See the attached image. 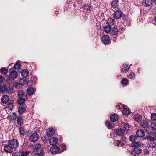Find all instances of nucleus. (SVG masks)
<instances>
[{"instance_id":"nucleus-1","label":"nucleus","mask_w":156,"mask_h":156,"mask_svg":"<svg viewBox=\"0 0 156 156\" xmlns=\"http://www.w3.org/2000/svg\"><path fill=\"white\" fill-rule=\"evenodd\" d=\"M144 144L140 142H137L132 143L130 146L133 147H134L131 152V154L133 156H137L141 153L142 151L141 149L139 147H142Z\"/></svg>"},{"instance_id":"nucleus-2","label":"nucleus","mask_w":156,"mask_h":156,"mask_svg":"<svg viewBox=\"0 0 156 156\" xmlns=\"http://www.w3.org/2000/svg\"><path fill=\"white\" fill-rule=\"evenodd\" d=\"M8 144L13 149H16L19 146V143L16 139H12L8 141Z\"/></svg>"},{"instance_id":"nucleus-3","label":"nucleus","mask_w":156,"mask_h":156,"mask_svg":"<svg viewBox=\"0 0 156 156\" xmlns=\"http://www.w3.org/2000/svg\"><path fill=\"white\" fill-rule=\"evenodd\" d=\"M30 153L29 151H25L21 150L19 152H13L12 156H27Z\"/></svg>"},{"instance_id":"nucleus-4","label":"nucleus","mask_w":156,"mask_h":156,"mask_svg":"<svg viewBox=\"0 0 156 156\" xmlns=\"http://www.w3.org/2000/svg\"><path fill=\"white\" fill-rule=\"evenodd\" d=\"M101 41L105 45L110 44V38L108 35H104L101 38Z\"/></svg>"},{"instance_id":"nucleus-5","label":"nucleus","mask_w":156,"mask_h":156,"mask_svg":"<svg viewBox=\"0 0 156 156\" xmlns=\"http://www.w3.org/2000/svg\"><path fill=\"white\" fill-rule=\"evenodd\" d=\"M38 138V135L37 133H34L30 137L29 140L31 142H35L36 141Z\"/></svg>"},{"instance_id":"nucleus-6","label":"nucleus","mask_w":156,"mask_h":156,"mask_svg":"<svg viewBox=\"0 0 156 156\" xmlns=\"http://www.w3.org/2000/svg\"><path fill=\"white\" fill-rule=\"evenodd\" d=\"M122 16V13L120 10H117L115 11L113 14L114 18L116 19L120 18Z\"/></svg>"},{"instance_id":"nucleus-7","label":"nucleus","mask_w":156,"mask_h":156,"mask_svg":"<svg viewBox=\"0 0 156 156\" xmlns=\"http://www.w3.org/2000/svg\"><path fill=\"white\" fill-rule=\"evenodd\" d=\"M27 106L26 104L20 106L18 109V112L20 114L22 115L26 111Z\"/></svg>"},{"instance_id":"nucleus-8","label":"nucleus","mask_w":156,"mask_h":156,"mask_svg":"<svg viewBox=\"0 0 156 156\" xmlns=\"http://www.w3.org/2000/svg\"><path fill=\"white\" fill-rule=\"evenodd\" d=\"M59 151V149L58 147L56 145H54L52 146L50 149V151L53 154H57Z\"/></svg>"},{"instance_id":"nucleus-9","label":"nucleus","mask_w":156,"mask_h":156,"mask_svg":"<svg viewBox=\"0 0 156 156\" xmlns=\"http://www.w3.org/2000/svg\"><path fill=\"white\" fill-rule=\"evenodd\" d=\"M13 149V148L10 146L9 144L4 146V150L6 152L9 153L12 152Z\"/></svg>"},{"instance_id":"nucleus-10","label":"nucleus","mask_w":156,"mask_h":156,"mask_svg":"<svg viewBox=\"0 0 156 156\" xmlns=\"http://www.w3.org/2000/svg\"><path fill=\"white\" fill-rule=\"evenodd\" d=\"M125 132V131L121 128L115 130V133L117 136L123 135Z\"/></svg>"},{"instance_id":"nucleus-11","label":"nucleus","mask_w":156,"mask_h":156,"mask_svg":"<svg viewBox=\"0 0 156 156\" xmlns=\"http://www.w3.org/2000/svg\"><path fill=\"white\" fill-rule=\"evenodd\" d=\"M152 0H144L142 2V5L144 7L150 6L152 4Z\"/></svg>"},{"instance_id":"nucleus-12","label":"nucleus","mask_w":156,"mask_h":156,"mask_svg":"<svg viewBox=\"0 0 156 156\" xmlns=\"http://www.w3.org/2000/svg\"><path fill=\"white\" fill-rule=\"evenodd\" d=\"M55 131L53 128H49L47 129L46 134L48 136L51 137L54 135Z\"/></svg>"},{"instance_id":"nucleus-13","label":"nucleus","mask_w":156,"mask_h":156,"mask_svg":"<svg viewBox=\"0 0 156 156\" xmlns=\"http://www.w3.org/2000/svg\"><path fill=\"white\" fill-rule=\"evenodd\" d=\"M27 99V98H18L17 99V102L18 104L20 105H23L25 104V101Z\"/></svg>"},{"instance_id":"nucleus-14","label":"nucleus","mask_w":156,"mask_h":156,"mask_svg":"<svg viewBox=\"0 0 156 156\" xmlns=\"http://www.w3.org/2000/svg\"><path fill=\"white\" fill-rule=\"evenodd\" d=\"M9 77L12 79H16L18 76V73L15 71H11L9 74Z\"/></svg>"},{"instance_id":"nucleus-15","label":"nucleus","mask_w":156,"mask_h":156,"mask_svg":"<svg viewBox=\"0 0 156 156\" xmlns=\"http://www.w3.org/2000/svg\"><path fill=\"white\" fill-rule=\"evenodd\" d=\"M58 142V140L57 138L55 137H52L49 140L50 144L51 145H55Z\"/></svg>"},{"instance_id":"nucleus-16","label":"nucleus","mask_w":156,"mask_h":156,"mask_svg":"<svg viewBox=\"0 0 156 156\" xmlns=\"http://www.w3.org/2000/svg\"><path fill=\"white\" fill-rule=\"evenodd\" d=\"M140 126L144 128H147L149 126L148 122L146 120H143L140 123Z\"/></svg>"},{"instance_id":"nucleus-17","label":"nucleus","mask_w":156,"mask_h":156,"mask_svg":"<svg viewBox=\"0 0 156 156\" xmlns=\"http://www.w3.org/2000/svg\"><path fill=\"white\" fill-rule=\"evenodd\" d=\"M9 97L7 95L3 96L1 98V101L3 103H6L9 100Z\"/></svg>"},{"instance_id":"nucleus-18","label":"nucleus","mask_w":156,"mask_h":156,"mask_svg":"<svg viewBox=\"0 0 156 156\" xmlns=\"http://www.w3.org/2000/svg\"><path fill=\"white\" fill-rule=\"evenodd\" d=\"M107 33H110L112 35H117L118 33V30H104Z\"/></svg>"},{"instance_id":"nucleus-19","label":"nucleus","mask_w":156,"mask_h":156,"mask_svg":"<svg viewBox=\"0 0 156 156\" xmlns=\"http://www.w3.org/2000/svg\"><path fill=\"white\" fill-rule=\"evenodd\" d=\"M105 124L106 126L108 129H111L113 128L114 126V123L112 122H109L107 121H106Z\"/></svg>"},{"instance_id":"nucleus-20","label":"nucleus","mask_w":156,"mask_h":156,"mask_svg":"<svg viewBox=\"0 0 156 156\" xmlns=\"http://www.w3.org/2000/svg\"><path fill=\"white\" fill-rule=\"evenodd\" d=\"M110 118L111 121L112 122H115L118 119V115L115 113H114L112 115L110 116Z\"/></svg>"},{"instance_id":"nucleus-21","label":"nucleus","mask_w":156,"mask_h":156,"mask_svg":"<svg viewBox=\"0 0 156 156\" xmlns=\"http://www.w3.org/2000/svg\"><path fill=\"white\" fill-rule=\"evenodd\" d=\"M7 90V88L5 85L1 84L0 85V93H4Z\"/></svg>"},{"instance_id":"nucleus-22","label":"nucleus","mask_w":156,"mask_h":156,"mask_svg":"<svg viewBox=\"0 0 156 156\" xmlns=\"http://www.w3.org/2000/svg\"><path fill=\"white\" fill-rule=\"evenodd\" d=\"M118 0H113L111 2L112 7L114 9L117 7L118 6Z\"/></svg>"},{"instance_id":"nucleus-23","label":"nucleus","mask_w":156,"mask_h":156,"mask_svg":"<svg viewBox=\"0 0 156 156\" xmlns=\"http://www.w3.org/2000/svg\"><path fill=\"white\" fill-rule=\"evenodd\" d=\"M18 98H26L27 95H25L24 93L22 91H19L17 93Z\"/></svg>"},{"instance_id":"nucleus-24","label":"nucleus","mask_w":156,"mask_h":156,"mask_svg":"<svg viewBox=\"0 0 156 156\" xmlns=\"http://www.w3.org/2000/svg\"><path fill=\"white\" fill-rule=\"evenodd\" d=\"M136 136L140 138L142 137L145 135L144 132L142 130H138L137 131L136 133Z\"/></svg>"},{"instance_id":"nucleus-25","label":"nucleus","mask_w":156,"mask_h":156,"mask_svg":"<svg viewBox=\"0 0 156 156\" xmlns=\"http://www.w3.org/2000/svg\"><path fill=\"white\" fill-rule=\"evenodd\" d=\"M122 70H121L122 73H124V71H125L126 72L128 71L129 69V67H128V65L126 64H125L123 65L122 67Z\"/></svg>"},{"instance_id":"nucleus-26","label":"nucleus","mask_w":156,"mask_h":156,"mask_svg":"<svg viewBox=\"0 0 156 156\" xmlns=\"http://www.w3.org/2000/svg\"><path fill=\"white\" fill-rule=\"evenodd\" d=\"M131 113L130 110L128 108H126L122 111L123 114L126 116L129 115Z\"/></svg>"},{"instance_id":"nucleus-27","label":"nucleus","mask_w":156,"mask_h":156,"mask_svg":"<svg viewBox=\"0 0 156 156\" xmlns=\"http://www.w3.org/2000/svg\"><path fill=\"white\" fill-rule=\"evenodd\" d=\"M17 122L18 125L21 126L23 122V119L22 118V116L20 115L17 117Z\"/></svg>"},{"instance_id":"nucleus-28","label":"nucleus","mask_w":156,"mask_h":156,"mask_svg":"<svg viewBox=\"0 0 156 156\" xmlns=\"http://www.w3.org/2000/svg\"><path fill=\"white\" fill-rule=\"evenodd\" d=\"M27 94L29 96L32 95L34 94L33 88L32 87H29L27 90Z\"/></svg>"},{"instance_id":"nucleus-29","label":"nucleus","mask_w":156,"mask_h":156,"mask_svg":"<svg viewBox=\"0 0 156 156\" xmlns=\"http://www.w3.org/2000/svg\"><path fill=\"white\" fill-rule=\"evenodd\" d=\"M29 73L28 71L26 69L23 70L21 73L22 75L24 78L27 77Z\"/></svg>"},{"instance_id":"nucleus-30","label":"nucleus","mask_w":156,"mask_h":156,"mask_svg":"<svg viewBox=\"0 0 156 156\" xmlns=\"http://www.w3.org/2000/svg\"><path fill=\"white\" fill-rule=\"evenodd\" d=\"M114 20L112 18H109L107 21V23L110 26H112L114 24Z\"/></svg>"},{"instance_id":"nucleus-31","label":"nucleus","mask_w":156,"mask_h":156,"mask_svg":"<svg viewBox=\"0 0 156 156\" xmlns=\"http://www.w3.org/2000/svg\"><path fill=\"white\" fill-rule=\"evenodd\" d=\"M33 153L36 155H38L44 153L43 149L39 150H33Z\"/></svg>"},{"instance_id":"nucleus-32","label":"nucleus","mask_w":156,"mask_h":156,"mask_svg":"<svg viewBox=\"0 0 156 156\" xmlns=\"http://www.w3.org/2000/svg\"><path fill=\"white\" fill-rule=\"evenodd\" d=\"M0 72L2 74H4V75H6V74L8 72V70L5 68L2 67L0 69Z\"/></svg>"},{"instance_id":"nucleus-33","label":"nucleus","mask_w":156,"mask_h":156,"mask_svg":"<svg viewBox=\"0 0 156 156\" xmlns=\"http://www.w3.org/2000/svg\"><path fill=\"white\" fill-rule=\"evenodd\" d=\"M17 118V115L15 112H13L11 115L10 116L9 119L12 121L15 120Z\"/></svg>"},{"instance_id":"nucleus-34","label":"nucleus","mask_w":156,"mask_h":156,"mask_svg":"<svg viewBox=\"0 0 156 156\" xmlns=\"http://www.w3.org/2000/svg\"><path fill=\"white\" fill-rule=\"evenodd\" d=\"M19 131L21 135L24 136L25 134V129L23 127H20L19 128Z\"/></svg>"},{"instance_id":"nucleus-35","label":"nucleus","mask_w":156,"mask_h":156,"mask_svg":"<svg viewBox=\"0 0 156 156\" xmlns=\"http://www.w3.org/2000/svg\"><path fill=\"white\" fill-rule=\"evenodd\" d=\"M135 120L137 121L140 122L142 119V116L138 114L136 115H135Z\"/></svg>"},{"instance_id":"nucleus-36","label":"nucleus","mask_w":156,"mask_h":156,"mask_svg":"<svg viewBox=\"0 0 156 156\" xmlns=\"http://www.w3.org/2000/svg\"><path fill=\"white\" fill-rule=\"evenodd\" d=\"M121 82L122 84L125 85H126L127 84V83L128 82V80L127 78H123Z\"/></svg>"},{"instance_id":"nucleus-37","label":"nucleus","mask_w":156,"mask_h":156,"mask_svg":"<svg viewBox=\"0 0 156 156\" xmlns=\"http://www.w3.org/2000/svg\"><path fill=\"white\" fill-rule=\"evenodd\" d=\"M6 77H8L6 75H4L3 76H0V83H2L4 80H6Z\"/></svg>"},{"instance_id":"nucleus-38","label":"nucleus","mask_w":156,"mask_h":156,"mask_svg":"<svg viewBox=\"0 0 156 156\" xmlns=\"http://www.w3.org/2000/svg\"><path fill=\"white\" fill-rule=\"evenodd\" d=\"M148 140H149L151 143H154V141L155 140V138L154 137L151 136H148L147 137Z\"/></svg>"},{"instance_id":"nucleus-39","label":"nucleus","mask_w":156,"mask_h":156,"mask_svg":"<svg viewBox=\"0 0 156 156\" xmlns=\"http://www.w3.org/2000/svg\"><path fill=\"white\" fill-rule=\"evenodd\" d=\"M151 119L153 121L156 120V114L152 113L151 114Z\"/></svg>"},{"instance_id":"nucleus-40","label":"nucleus","mask_w":156,"mask_h":156,"mask_svg":"<svg viewBox=\"0 0 156 156\" xmlns=\"http://www.w3.org/2000/svg\"><path fill=\"white\" fill-rule=\"evenodd\" d=\"M20 66V62H16L14 65V67L16 69H18Z\"/></svg>"},{"instance_id":"nucleus-41","label":"nucleus","mask_w":156,"mask_h":156,"mask_svg":"<svg viewBox=\"0 0 156 156\" xmlns=\"http://www.w3.org/2000/svg\"><path fill=\"white\" fill-rule=\"evenodd\" d=\"M116 144L118 147H121L122 146H123L124 145V144L120 140H118L117 141Z\"/></svg>"},{"instance_id":"nucleus-42","label":"nucleus","mask_w":156,"mask_h":156,"mask_svg":"<svg viewBox=\"0 0 156 156\" xmlns=\"http://www.w3.org/2000/svg\"><path fill=\"white\" fill-rule=\"evenodd\" d=\"M41 146L40 144L37 145L35 146V148L34 149V150H37L42 149V148H41Z\"/></svg>"},{"instance_id":"nucleus-43","label":"nucleus","mask_w":156,"mask_h":156,"mask_svg":"<svg viewBox=\"0 0 156 156\" xmlns=\"http://www.w3.org/2000/svg\"><path fill=\"white\" fill-rule=\"evenodd\" d=\"M8 106L10 109H13L14 106L13 104L12 103H9L7 104Z\"/></svg>"},{"instance_id":"nucleus-44","label":"nucleus","mask_w":156,"mask_h":156,"mask_svg":"<svg viewBox=\"0 0 156 156\" xmlns=\"http://www.w3.org/2000/svg\"><path fill=\"white\" fill-rule=\"evenodd\" d=\"M134 138H135V135H131L130 136L129 139L130 141L132 142L133 143H133L134 142Z\"/></svg>"},{"instance_id":"nucleus-45","label":"nucleus","mask_w":156,"mask_h":156,"mask_svg":"<svg viewBox=\"0 0 156 156\" xmlns=\"http://www.w3.org/2000/svg\"><path fill=\"white\" fill-rule=\"evenodd\" d=\"M151 126L152 128L156 130V123H152L151 124Z\"/></svg>"},{"instance_id":"nucleus-46","label":"nucleus","mask_w":156,"mask_h":156,"mask_svg":"<svg viewBox=\"0 0 156 156\" xmlns=\"http://www.w3.org/2000/svg\"><path fill=\"white\" fill-rule=\"evenodd\" d=\"M135 75L134 73L132 72L129 74V78L131 79H133L135 78Z\"/></svg>"},{"instance_id":"nucleus-47","label":"nucleus","mask_w":156,"mask_h":156,"mask_svg":"<svg viewBox=\"0 0 156 156\" xmlns=\"http://www.w3.org/2000/svg\"><path fill=\"white\" fill-rule=\"evenodd\" d=\"M124 129L126 130H128L130 128L129 125L128 124H125L124 125L123 127Z\"/></svg>"},{"instance_id":"nucleus-48","label":"nucleus","mask_w":156,"mask_h":156,"mask_svg":"<svg viewBox=\"0 0 156 156\" xmlns=\"http://www.w3.org/2000/svg\"><path fill=\"white\" fill-rule=\"evenodd\" d=\"M91 6L90 5H86L85 4L84 5V9L87 10H89V9L90 8Z\"/></svg>"},{"instance_id":"nucleus-49","label":"nucleus","mask_w":156,"mask_h":156,"mask_svg":"<svg viewBox=\"0 0 156 156\" xmlns=\"http://www.w3.org/2000/svg\"><path fill=\"white\" fill-rule=\"evenodd\" d=\"M41 140L44 142L46 143L47 142V137L46 136H43L41 138Z\"/></svg>"},{"instance_id":"nucleus-50","label":"nucleus","mask_w":156,"mask_h":156,"mask_svg":"<svg viewBox=\"0 0 156 156\" xmlns=\"http://www.w3.org/2000/svg\"><path fill=\"white\" fill-rule=\"evenodd\" d=\"M144 154V155H147L149 153V151L147 150V149L146 148L144 150H143Z\"/></svg>"},{"instance_id":"nucleus-51","label":"nucleus","mask_w":156,"mask_h":156,"mask_svg":"<svg viewBox=\"0 0 156 156\" xmlns=\"http://www.w3.org/2000/svg\"><path fill=\"white\" fill-rule=\"evenodd\" d=\"M112 27L111 26H110L109 25H107L106 26H105L104 27V29H111Z\"/></svg>"},{"instance_id":"nucleus-52","label":"nucleus","mask_w":156,"mask_h":156,"mask_svg":"<svg viewBox=\"0 0 156 156\" xmlns=\"http://www.w3.org/2000/svg\"><path fill=\"white\" fill-rule=\"evenodd\" d=\"M121 136V140L123 141H125L126 140V138L124 136V135Z\"/></svg>"},{"instance_id":"nucleus-53","label":"nucleus","mask_w":156,"mask_h":156,"mask_svg":"<svg viewBox=\"0 0 156 156\" xmlns=\"http://www.w3.org/2000/svg\"><path fill=\"white\" fill-rule=\"evenodd\" d=\"M5 92H7L8 94H11L13 92V91H12V90H9L8 89Z\"/></svg>"},{"instance_id":"nucleus-54","label":"nucleus","mask_w":156,"mask_h":156,"mask_svg":"<svg viewBox=\"0 0 156 156\" xmlns=\"http://www.w3.org/2000/svg\"><path fill=\"white\" fill-rule=\"evenodd\" d=\"M137 137H138V136H136V135H135V138H134V142L133 143H134L135 142H136V141L137 139Z\"/></svg>"},{"instance_id":"nucleus-55","label":"nucleus","mask_w":156,"mask_h":156,"mask_svg":"<svg viewBox=\"0 0 156 156\" xmlns=\"http://www.w3.org/2000/svg\"><path fill=\"white\" fill-rule=\"evenodd\" d=\"M62 148L63 150H66V146L65 145H62Z\"/></svg>"},{"instance_id":"nucleus-56","label":"nucleus","mask_w":156,"mask_h":156,"mask_svg":"<svg viewBox=\"0 0 156 156\" xmlns=\"http://www.w3.org/2000/svg\"><path fill=\"white\" fill-rule=\"evenodd\" d=\"M117 38L116 37H114L113 39V40L114 42H115L116 41Z\"/></svg>"},{"instance_id":"nucleus-57","label":"nucleus","mask_w":156,"mask_h":156,"mask_svg":"<svg viewBox=\"0 0 156 156\" xmlns=\"http://www.w3.org/2000/svg\"><path fill=\"white\" fill-rule=\"evenodd\" d=\"M44 153L37 155V156H44Z\"/></svg>"},{"instance_id":"nucleus-58","label":"nucleus","mask_w":156,"mask_h":156,"mask_svg":"<svg viewBox=\"0 0 156 156\" xmlns=\"http://www.w3.org/2000/svg\"><path fill=\"white\" fill-rule=\"evenodd\" d=\"M153 2L155 4H156V0H152Z\"/></svg>"},{"instance_id":"nucleus-59","label":"nucleus","mask_w":156,"mask_h":156,"mask_svg":"<svg viewBox=\"0 0 156 156\" xmlns=\"http://www.w3.org/2000/svg\"><path fill=\"white\" fill-rule=\"evenodd\" d=\"M116 28H115V27H114L113 28V30H114V29H116Z\"/></svg>"},{"instance_id":"nucleus-60","label":"nucleus","mask_w":156,"mask_h":156,"mask_svg":"<svg viewBox=\"0 0 156 156\" xmlns=\"http://www.w3.org/2000/svg\"><path fill=\"white\" fill-rule=\"evenodd\" d=\"M155 21H156V15L155 16Z\"/></svg>"}]
</instances>
